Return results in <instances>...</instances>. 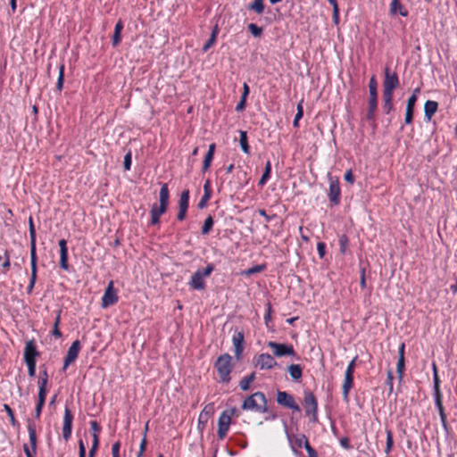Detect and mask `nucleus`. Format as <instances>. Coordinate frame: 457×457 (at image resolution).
I'll use <instances>...</instances> for the list:
<instances>
[{"instance_id":"nucleus-1","label":"nucleus","mask_w":457,"mask_h":457,"mask_svg":"<svg viewBox=\"0 0 457 457\" xmlns=\"http://www.w3.org/2000/svg\"><path fill=\"white\" fill-rule=\"evenodd\" d=\"M242 409L244 411H251L259 413L266 412L268 407L265 395L262 392H255L246 397L242 403Z\"/></svg>"},{"instance_id":"nucleus-2","label":"nucleus","mask_w":457,"mask_h":457,"mask_svg":"<svg viewBox=\"0 0 457 457\" xmlns=\"http://www.w3.org/2000/svg\"><path fill=\"white\" fill-rule=\"evenodd\" d=\"M231 361L232 357L228 353H223L218 357L215 362L214 367L222 382L228 383L230 381V373L233 369Z\"/></svg>"},{"instance_id":"nucleus-3","label":"nucleus","mask_w":457,"mask_h":457,"mask_svg":"<svg viewBox=\"0 0 457 457\" xmlns=\"http://www.w3.org/2000/svg\"><path fill=\"white\" fill-rule=\"evenodd\" d=\"M370 98L368 103V110L366 119L368 120H375V112L378 104V92H377V80L376 77L372 76L369 83Z\"/></svg>"},{"instance_id":"nucleus-4","label":"nucleus","mask_w":457,"mask_h":457,"mask_svg":"<svg viewBox=\"0 0 457 457\" xmlns=\"http://www.w3.org/2000/svg\"><path fill=\"white\" fill-rule=\"evenodd\" d=\"M303 407L306 416H312V421L318 420V401L310 390L303 391Z\"/></svg>"},{"instance_id":"nucleus-5","label":"nucleus","mask_w":457,"mask_h":457,"mask_svg":"<svg viewBox=\"0 0 457 457\" xmlns=\"http://www.w3.org/2000/svg\"><path fill=\"white\" fill-rule=\"evenodd\" d=\"M118 300L119 297L117 295L116 290L114 289V283L112 280H111L108 283V286L105 288V291L102 297L101 306L104 309L108 308L109 306L114 305L118 302Z\"/></svg>"},{"instance_id":"nucleus-6","label":"nucleus","mask_w":457,"mask_h":457,"mask_svg":"<svg viewBox=\"0 0 457 457\" xmlns=\"http://www.w3.org/2000/svg\"><path fill=\"white\" fill-rule=\"evenodd\" d=\"M28 431L31 449L28 446V445H23V450L27 457H34L33 455L37 452V434H36V425L34 422L29 420L28 422Z\"/></svg>"},{"instance_id":"nucleus-7","label":"nucleus","mask_w":457,"mask_h":457,"mask_svg":"<svg viewBox=\"0 0 457 457\" xmlns=\"http://www.w3.org/2000/svg\"><path fill=\"white\" fill-rule=\"evenodd\" d=\"M285 430H286V434H287V438L288 440V443L290 445L292 451L295 454L298 453L297 449L304 447L305 443L309 442L308 438L306 437V436L304 434H297V435L289 434L287 431V425H285Z\"/></svg>"},{"instance_id":"nucleus-8","label":"nucleus","mask_w":457,"mask_h":457,"mask_svg":"<svg viewBox=\"0 0 457 457\" xmlns=\"http://www.w3.org/2000/svg\"><path fill=\"white\" fill-rule=\"evenodd\" d=\"M267 345L273 350V353L277 357H283V356H287V355H290V356L295 355V349L291 345H285V344L270 341V342H268Z\"/></svg>"},{"instance_id":"nucleus-9","label":"nucleus","mask_w":457,"mask_h":457,"mask_svg":"<svg viewBox=\"0 0 457 457\" xmlns=\"http://www.w3.org/2000/svg\"><path fill=\"white\" fill-rule=\"evenodd\" d=\"M277 403L284 407L289 408L295 411H300L299 405L295 403L294 397L284 391H278L277 393Z\"/></svg>"},{"instance_id":"nucleus-10","label":"nucleus","mask_w":457,"mask_h":457,"mask_svg":"<svg viewBox=\"0 0 457 457\" xmlns=\"http://www.w3.org/2000/svg\"><path fill=\"white\" fill-rule=\"evenodd\" d=\"M231 423V414L228 413L227 411H224L218 420V437L220 440H223L227 433L229 429V426Z\"/></svg>"},{"instance_id":"nucleus-11","label":"nucleus","mask_w":457,"mask_h":457,"mask_svg":"<svg viewBox=\"0 0 457 457\" xmlns=\"http://www.w3.org/2000/svg\"><path fill=\"white\" fill-rule=\"evenodd\" d=\"M328 198L333 205H338L341 200V189L338 179L329 178Z\"/></svg>"},{"instance_id":"nucleus-12","label":"nucleus","mask_w":457,"mask_h":457,"mask_svg":"<svg viewBox=\"0 0 457 457\" xmlns=\"http://www.w3.org/2000/svg\"><path fill=\"white\" fill-rule=\"evenodd\" d=\"M80 342L79 340H75L71 345L69 347L67 353L64 358L62 370H66L70 364H71L79 355L80 351Z\"/></svg>"},{"instance_id":"nucleus-13","label":"nucleus","mask_w":457,"mask_h":457,"mask_svg":"<svg viewBox=\"0 0 457 457\" xmlns=\"http://www.w3.org/2000/svg\"><path fill=\"white\" fill-rule=\"evenodd\" d=\"M435 405L438 411L442 426L445 431H448L447 417L443 405V395L442 392H434Z\"/></svg>"},{"instance_id":"nucleus-14","label":"nucleus","mask_w":457,"mask_h":457,"mask_svg":"<svg viewBox=\"0 0 457 457\" xmlns=\"http://www.w3.org/2000/svg\"><path fill=\"white\" fill-rule=\"evenodd\" d=\"M245 335L243 331L235 330L232 337V343L234 345L235 357L239 360L244 351Z\"/></svg>"},{"instance_id":"nucleus-15","label":"nucleus","mask_w":457,"mask_h":457,"mask_svg":"<svg viewBox=\"0 0 457 457\" xmlns=\"http://www.w3.org/2000/svg\"><path fill=\"white\" fill-rule=\"evenodd\" d=\"M255 365L261 370H271L277 365V361L270 354L262 353L255 358Z\"/></svg>"},{"instance_id":"nucleus-16","label":"nucleus","mask_w":457,"mask_h":457,"mask_svg":"<svg viewBox=\"0 0 457 457\" xmlns=\"http://www.w3.org/2000/svg\"><path fill=\"white\" fill-rule=\"evenodd\" d=\"M73 415L69 409L65 407L63 414V424H62V436L67 441L71 436Z\"/></svg>"},{"instance_id":"nucleus-17","label":"nucleus","mask_w":457,"mask_h":457,"mask_svg":"<svg viewBox=\"0 0 457 457\" xmlns=\"http://www.w3.org/2000/svg\"><path fill=\"white\" fill-rule=\"evenodd\" d=\"M383 86L384 88L389 90H395L399 86V79L397 74L395 72H391L388 67L385 69V79Z\"/></svg>"},{"instance_id":"nucleus-18","label":"nucleus","mask_w":457,"mask_h":457,"mask_svg":"<svg viewBox=\"0 0 457 457\" xmlns=\"http://www.w3.org/2000/svg\"><path fill=\"white\" fill-rule=\"evenodd\" d=\"M58 244L60 247V266L62 270H68L69 264L67 241L65 239H61Z\"/></svg>"},{"instance_id":"nucleus-19","label":"nucleus","mask_w":457,"mask_h":457,"mask_svg":"<svg viewBox=\"0 0 457 457\" xmlns=\"http://www.w3.org/2000/svg\"><path fill=\"white\" fill-rule=\"evenodd\" d=\"M353 385V374L345 372V378L342 385L343 398L345 403L349 401V392Z\"/></svg>"},{"instance_id":"nucleus-20","label":"nucleus","mask_w":457,"mask_h":457,"mask_svg":"<svg viewBox=\"0 0 457 457\" xmlns=\"http://www.w3.org/2000/svg\"><path fill=\"white\" fill-rule=\"evenodd\" d=\"M189 286L195 290H204L205 288L204 278L200 274V270H197L191 277Z\"/></svg>"},{"instance_id":"nucleus-21","label":"nucleus","mask_w":457,"mask_h":457,"mask_svg":"<svg viewBox=\"0 0 457 457\" xmlns=\"http://www.w3.org/2000/svg\"><path fill=\"white\" fill-rule=\"evenodd\" d=\"M38 355L36 345L33 341H29L26 344L24 350V360L25 362L36 361V357Z\"/></svg>"},{"instance_id":"nucleus-22","label":"nucleus","mask_w":457,"mask_h":457,"mask_svg":"<svg viewBox=\"0 0 457 457\" xmlns=\"http://www.w3.org/2000/svg\"><path fill=\"white\" fill-rule=\"evenodd\" d=\"M29 238H30V259H37L36 253V230L32 217L29 219Z\"/></svg>"},{"instance_id":"nucleus-23","label":"nucleus","mask_w":457,"mask_h":457,"mask_svg":"<svg viewBox=\"0 0 457 457\" xmlns=\"http://www.w3.org/2000/svg\"><path fill=\"white\" fill-rule=\"evenodd\" d=\"M438 104L436 101L428 100L424 105L425 117L430 120L432 116L436 112Z\"/></svg>"},{"instance_id":"nucleus-24","label":"nucleus","mask_w":457,"mask_h":457,"mask_svg":"<svg viewBox=\"0 0 457 457\" xmlns=\"http://www.w3.org/2000/svg\"><path fill=\"white\" fill-rule=\"evenodd\" d=\"M215 152V144H211L209 145L208 152L206 153L204 162H203V171L205 172L211 166L212 161L213 159Z\"/></svg>"},{"instance_id":"nucleus-25","label":"nucleus","mask_w":457,"mask_h":457,"mask_svg":"<svg viewBox=\"0 0 457 457\" xmlns=\"http://www.w3.org/2000/svg\"><path fill=\"white\" fill-rule=\"evenodd\" d=\"M123 22L121 20H119L114 27V33L112 36V44L113 46H117L121 40V31L123 29Z\"/></svg>"},{"instance_id":"nucleus-26","label":"nucleus","mask_w":457,"mask_h":457,"mask_svg":"<svg viewBox=\"0 0 457 457\" xmlns=\"http://www.w3.org/2000/svg\"><path fill=\"white\" fill-rule=\"evenodd\" d=\"M287 371L295 381H299L303 376V368L299 364H291L287 367Z\"/></svg>"},{"instance_id":"nucleus-27","label":"nucleus","mask_w":457,"mask_h":457,"mask_svg":"<svg viewBox=\"0 0 457 457\" xmlns=\"http://www.w3.org/2000/svg\"><path fill=\"white\" fill-rule=\"evenodd\" d=\"M30 264H31V277L29 284L27 287L28 294H31L33 287L35 286L36 280H37V259H30Z\"/></svg>"},{"instance_id":"nucleus-28","label":"nucleus","mask_w":457,"mask_h":457,"mask_svg":"<svg viewBox=\"0 0 457 457\" xmlns=\"http://www.w3.org/2000/svg\"><path fill=\"white\" fill-rule=\"evenodd\" d=\"M169 197H170V193H169L168 185L162 184V186L160 189V193H159L160 204L168 206Z\"/></svg>"},{"instance_id":"nucleus-29","label":"nucleus","mask_w":457,"mask_h":457,"mask_svg":"<svg viewBox=\"0 0 457 457\" xmlns=\"http://www.w3.org/2000/svg\"><path fill=\"white\" fill-rule=\"evenodd\" d=\"M270 172H271V162H270V161H267L265 163L264 171L258 182L259 186L262 187L266 184V182L268 181V179L270 177Z\"/></svg>"},{"instance_id":"nucleus-30","label":"nucleus","mask_w":457,"mask_h":457,"mask_svg":"<svg viewBox=\"0 0 457 457\" xmlns=\"http://www.w3.org/2000/svg\"><path fill=\"white\" fill-rule=\"evenodd\" d=\"M420 87H417L412 91L411 96L407 100V105H406L407 111H412V112L414 111V106L418 100V95L420 94Z\"/></svg>"},{"instance_id":"nucleus-31","label":"nucleus","mask_w":457,"mask_h":457,"mask_svg":"<svg viewBox=\"0 0 457 457\" xmlns=\"http://www.w3.org/2000/svg\"><path fill=\"white\" fill-rule=\"evenodd\" d=\"M240 137H239V144L241 146L242 151L249 154H250V146L248 145V139H247V133L246 131L240 130Z\"/></svg>"},{"instance_id":"nucleus-32","label":"nucleus","mask_w":457,"mask_h":457,"mask_svg":"<svg viewBox=\"0 0 457 457\" xmlns=\"http://www.w3.org/2000/svg\"><path fill=\"white\" fill-rule=\"evenodd\" d=\"M265 269H266V266L264 264L255 265L247 270L241 271V275L245 276V277H250L253 274L260 273V272L263 271Z\"/></svg>"},{"instance_id":"nucleus-33","label":"nucleus","mask_w":457,"mask_h":457,"mask_svg":"<svg viewBox=\"0 0 457 457\" xmlns=\"http://www.w3.org/2000/svg\"><path fill=\"white\" fill-rule=\"evenodd\" d=\"M248 10L253 11L257 14H262L264 12L263 0H254L248 5Z\"/></svg>"},{"instance_id":"nucleus-34","label":"nucleus","mask_w":457,"mask_h":457,"mask_svg":"<svg viewBox=\"0 0 457 457\" xmlns=\"http://www.w3.org/2000/svg\"><path fill=\"white\" fill-rule=\"evenodd\" d=\"M255 379V373L253 372L249 376L245 377L239 383V386L243 391L250 388V384Z\"/></svg>"},{"instance_id":"nucleus-35","label":"nucleus","mask_w":457,"mask_h":457,"mask_svg":"<svg viewBox=\"0 0 457 457\" xmlns=\"http://www.w3.org/2000/svg\"><path fill=\"white\" fill-rule=\"evenodd\" d=\"M188 202H189V190H184L182 191L179 201V209H186L188 208Z\"/></svg>"},{"instance_id":"nucleus-36","label":"nucleus","mask_w":457,"mask_h":457,"mask_svg":"<svg viewBox=\"0 0 457 457\" xmlns=\"http://www.w3.org/2000/svg\"><path fill=\"white\" fill-rule=\"evenodd\" d=\"M45 381H38V403H45L47 394V389Z\"/></svg>"},{"instance_id":"nucleus-37","label":"nucleus","mask_w":457,"mask_h":457,"mask_svg":"<svg viewBox=\"0 0 457 457\" xmlns=\"http://www.w3.org/2000/svg\"><path fill=\"white\" fill-rule=\"evenodd\" d=\"M168 206L159 204V206L156 204H154L150 214H154L155 216L161 217L163 213L166 212Z\"/></svg>"},{"instance_id":"nucleus-38","label":"nucleus","mask_w":457,"mask_h":457,"mask_svg":"<svg viewBox=\"0 0 457 457\" xmlns=\"http://www.w3.org/2000/svg\"><path fill=\"white\" fill-rule=\"evenodd\" d=\"M213 219L211 215H209L205 220H204V223L203 225V228H202V234L204 235H207L210 233V231L212 230V227H213Z\"/></svg>"},{"instance_id":"nucleus-39","label":"nucleus","mask_w":457,"mask_h":457,"mask_svg":"<svg viewBox=\"0 0 457 457\" xmlns=\"http://www.w3.org/2000/svg\"><path fill=\"white\" fill-rule=\"evenodd\" d=\"M63 80H64V65L61 64L59 66V74H58V79L56 83V89L61 92L63 87Z\"/></svg>"},{"instance_id":"nucleus-40","label":"nucleus","mask_w":457,"mask_h":457,"mask_svg":"<svg viewBox=\"0 0 457 457\" xmlns=\"http://www.w3.org/2000/svg\"><path fill=\"white\" fill-rule=\"evenodd\" d=\"M4 410L8 414L12 426H13V427L19 426V423L14 417L12 409L8 404H4Z\"/></svg>"},{"instance_id":"nucleus-41","label":"nucleus","mask_w":457,"mask_h":457,"mask_svg":"<svg viewBox=\"0 0 457 457\" xmlns=\"http://www.w3.org/2000/svg\"><path fill=\"white\" fill-rule=\"evenodd\" d=\"M328 3L333 6V22L337 25L339 22V9L337 3V0L334 1H328Z\"/></svg>"},{"instance_id":"nucleus-42","label":"nucleus","mask_w":457,"mask_h":457,"mask_svg":"<svg viewBox=\"0 0 457 457\" xmlns=\"http://www.w3.org/2000/svg\"><path fill=\"white\" fill-rule=\"evenodd\" d=\"M61 312L59 311L57 312V315H56V318H55V320H54V328H53V335L55 337H62V333L59 329V324H60V320H61Z\"/></svg>"},{"instance_id":"nucleus-43","label":"nucleus","mask_w":457,"mask_h":457,"mask_svg":"<svg viewBox=\"0 0 457 457\" xmlns=\"http://www.w3.org/2000/svg\"><path fill=\"white\" fill-rule=\"evenodd\" d=\"M217 30L216 29L212 32L210 38L206 41V43L203 46V51L206 52L210 49L216 41Z\"/></svg>"},{"instance_id":"nucleus-44","label":"nucleus","mask_w":457,"mask_h":457,"mask_svg":"<svg viewBox=\"0 0 457 457\" xmlns=\"http://www.w3.org/2000/svg\"><path fill=\"white\" fill-rule=\"evenodd\" d=\"M248 30L252 33V35L255 37H259L262 34V28L257 26L254 23H250L247 26Z\"/></svg>"},{"instance_id":"nucleus-45","label":"nucleus","mask_w":457,"mask_h":457,"mask_svg":"<svg viewBox=\"0 0 457 457\" xmlns=\"http://www.w3.org/2000/svg\"><path fill=\"white\" fill-rule=\"evenodd\" d=\"M349 245V239L345 235L339 237L340 253L345 254Z\"/></svg>"},{"instance_id":"nucleus-46","label":"nucleus","mask_w":457,"mask_h":457,"mask_svg":"<svg viewBox=\"0 0 457 457\" xmlns=\"http://www.w3.org/2000/svg\"><path fill=\"white\" fill-rule=\"evenodd\" d=\"M209 420L210 419L205 417V414H199L198 422H197V428H198V430L201 433L204 430V428H205Z\"/></svg>"},{"instance_id":"nucleus-47","label":"nucleus","mask_w":457,"mask_h":457,"mask_svg":"<svg viewBox=\"0 0 457 457\" xmlns=\"http://www.w3.org/2000/svg\"><path fill=\"white\" fill-rule=\"evenodd\" d=\"M98 446H99V436L97 435H95V438H93L92 446L88 453V457L96 456Z\"/></svg>"},{"instance_id":"nucleus-48","label":"nucleus","mask_w":457,"mask_h":457,"mask_svg":"<svg viewBox=\"0 0 457 457\" xmlns=\"http://www.w3.org/2000/svg\"><path fill=\"white\" fill-rule=\"evenodd\" d=\"M404 371V359L398 358L397 365H396V372L398 375V378L400 381L403 380Z\"/></svg>"},{"instance_id":"nucleus-49","label":"nucleus","mask_w":457,"mask_h":457,"mask_svg":"<svg viewBox=\"0 0 457 457\" xmlns=\"http://www.w3.org/2000/svg\"><path fill=\"white\" fill-rule=\"evenodd\" d=\"M303 115V110L302 103H300L297 105V112L293 120L294 127H298L299 120L302 119Z\"/></svg>"},{"instance_id":"nucleus-50","label":"nucleus","mask_w":457,"mask_h":457,"mask_svg":"<svg viewBox=\"0 0 457 457\" xmlns=\"http://www.w3.org/2000/svg\"><path fill=\"white\" fill-rule=\"evenodd\" d=\"M393 444H394L393 434H392L391 430H386V453H388L391 451Z\"/></svg>"},{"instance_id":"nucleus-51","label":"nucleus","mask_w":457,"mask_h":457,"mask_svg":"<svg viewBox=\"0 0 457 457\" xmlns=\"http://www.w3.org/2000/svg\"><path fill=\"white\" fill-rule=\"evenodd\" d=\"M214 412V407L212 403L207 404L200 412V414H205V417L210 419Z\"/></svg>"},{"instance_id":"nucleus-52","label":"nucleus","mask_w":457,"mask_h":457,"mask_svg":"<svg viewBox=\"0 0 457 457\" xmlns=\"http://www.w3.org/2000/svg\"><path fill=\"white\" fill-rule=\"evenodd\" d=\"M132 163V154L129 151L124 156V169L129 170Z\"/></svg>"},{"instance_id":"nucleus-53","label":"nucleus","mask_w":457,"mask_h":457,"mask_svg":"<svg viewBox=\"0 0 457 457\" xmlns=\"http://www.w3.org/2000/svg\"><path fill=\"white\" fill-rule=\"evenodd\" d=\"M212 197V195H208V194H204V195L202 196V198L200 199L197 206L199 209H204L206 207L207 205V203L208 201L210 200V198Z\"/></svg>"},{"instance_id":"nucleus-54","label":"nucleus","mask_w":457,"mask_h":457,"mask_svg":"<svg viewBox=\"0 0 457 457\" xmlns=\"http://www.w3.org/2000/svg\"><path fill=\"white\" fill-rule=\"evenodd\" d=\"M89 424L90 429L93 432V438H95V435L98 436V433L101 431V427L99 426L96 420H91Z\"/></svg>"},{"instance_id":"nucleus-55","label":"nucleus","mask_w":457,"mask_h":457,"mask_svg":"<svg viewBox=\"0 0 457 457\" xmlns=\"http://www.w3.org/2000/svg\"><path fill=\"white\" fill-rule=\"evenodd\" d=\"M213 270H214V265L211 263V264H208L204 270H200V274H202V276L204 278H206L212 274Z\"/></svg>"},{"instance_id":"nucleus-56","label":"nucleus","mask_w":457,"mask_h":457,"mask_svg":"<svg viewBox=\"0 0 457 457\" xmlns=\"http://www.w3.org/2000/svg\"><path fill=\"white\" fill-rule=\"evenodd\" d=\"M213 270H214V265L211 263V264H208L204 270H200V274H202V276L204 278H206L212 274Z\"/></svg>"},{"instance_id":"nucleus-57","label":"nucleus","mask_w":457,"mask_h":457,"mask_svg":"<svg viewBox=\"0 0 457 457\" xmlns=\"http://www.w3.org/2000/svg\"><path fill=\"white\" fill-rule=\"evenodd\" d=\"M393 91L394 90H389V89L384 88V90H383V102L384 103H388V102L393 101Z\"/></svg>"},{"instance_id":"nucleus-58","label":"nucleus","mask_w":457,"mask_h":457,"mask_svg":"<svg viewBox=\"0 0 457 457\" xmlns=\"http://www.w3.org/2000/svg\"><path fill=\"white\" fill-rule=\"evenodd\" d=\"M120 442L116 441L112 446V457H120Z\"/></svg>"},{"instance_id":"nucleus-59","label":"nucleus","mask_w":457,"mask_h":457,"mask_svg":"<svg viewBox=\"0 0 457 457\" xmlns=\"http://www.w3.org/2000/svg\"><path fill=\"white\" fill-rule=\"evenodd\" d=\"M393 379H394L393 372H392V370H387V374H386V384L388 386L389 392H392V391H393V388H394Z\"/></svg>"},{"instance_id":"nucleus-60","label":"nucleus","mask_w":457,"mask_h":457,"mask_svg":"<svg viewBox=\"0 0 457 457\" xmlns=\"http://www.w3.org/2000/svg\"><path fill=\"white\" fill-rule=\"evenodd\" d=\"M26 364L28 366L29 376L30 378L35 377V374H36V361H29V362H26Z\"/></svg>"},{"instance_id":"nucleus-61","label":"nucleus","mask_w":457,"mask_h":457,"mask_svg":"<svg viewBox=\"0 0 457 457\" xmlns=\"http://www.w3.org/2000/svg\"><path fill=\"white\" fill-rule=\"evenodd\" d=\"M433 383H434L433 391L434 392H441L440 379H439L438 373L433 374Z\"/></svg>"},{"instance_id":"nucleus-62","label":"nucleus","mask_w":457,"mask_h":457,"mask_svg":"<svg viewBox=\"0 0 457 457\" xmlns=\"http://www.w3.org/2000/svg\"><path fill=\"white\" fill-rule=\"evenodd\" d=\"M358 359V356H355L348 364L345 372L348 373H354L355 366H356V361Z\"/></svg>"},{"instance_id":"nucleus-63","label":"nucleus","mask_w":457,"mask_h":457,"mask_svg":"<svg viewBox=\"0 0 457 457\" xmlns=\"http://www.w3.org/2000/svg\"><path fill=\"white\" fill-rule=\"evenodd\" d=\"M304 448L308 453V457H318L316 451L311 446L309 442L305 443Z\"/></svg>"},{"instance_id":"nucleus-64","label":"nucleus","mask_w":457,"mask_h":457,"mask_svg":"<svg viewBox=\"0 0 457 457\" xmlns=\"http://www.w3.org/2000/svg\"><path fill=\"white\" fill-rule=\"evenodd\" d=\"M325 249H326L325 243L319 242L317 245V250H318V253L320 258H323L325 256Z\"/></svg>"}]
</instances>
